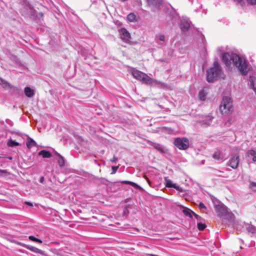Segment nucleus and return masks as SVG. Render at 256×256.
I'll list each match as a JSON object with an SVG mask.
<instances>
[{"label":"nucleus","instance_id":"obj_25","mask_svg":"<svg viewBox=\"0 0 256 256\" xmlns=\"http://www.w3.org/2000/svg\"><path fill=\"white\" fill-rule=\"evenodd\" d=\"M247 230L249 232L251 233L254 236H256V227L252 225H248Z\"/></svg>","mask_w":256,"mask_h":256},{"label":"nucleus","instance_id":"obj_10","mask_svg":"<svg viewBox=\"0 0 256 256\" xmlns=\"http://www.w3.org/2000/svg\"><path fill=\"white\" fill-rule=\"evenodd\" d=\"M119 34L120 38L124 42L126 43H129L130 42V34L126 28H121L119 30Z\"/></svg>","mask_w":256,"mask_h":256},{"label":"nucleus","instance_id":"obj_46","mask_svg":"<svg viewBox=\"0 0 256 256\" xmlns=\"http://www.w3.org/2000/svg\"><path fill=\"white\" fill-rule=\"evenodd\" d=\"M27 204H28V205H31L30 202H27Z\"/></svg>","mask_w":256,"mask_h":256},{"label":"nucleus","instance_id":"obj_7","mask_svg":"<svg viewBox=\"0 0 256 256\" xmlns=\"http://www.w3.org/2000/svg\"><path fill=\"white\" fill-rule=\"evenodd\" d=\"M36 10L30 5L26 6L24 9L22 11V15L29 17L31 18H36Z\"/></svg>","mask_w":256,"mask_h":256},{"label":"nucleus","instance_id":"obj_3","mask_svg":"<svg viewBox=\"0 0 256 256\" xmlns=\"http://www.w3.org/2000/svg\"><path fill=\"white\" fill-rule=\"evenodd\" d=\"M220 110L222 114H228L232 110V104L231 98L228 96H224L221 102Z\"/></svg>","mask_w":256,"mask_h":256},{"label":"nucleus","instance_id":"obj_30","mask_svg":"<svg viewBox=\"0 0 256 256\" xmlns=\"http://www.w3.org/2000/svg\"><path fill=\"white\" fill-rule=\"evenodd\" d=\"M28 238H29L30 240L32 241L37 242H38L40 244H42V240H41L38 239V238L34 237L33 236H28Z\"/></svg>","mask_w":256,"mask_h":256},{"label":"nucleus","instance_id":"obj_18","mask_svg":"<svg viewBox=\"0 0 256 256\" xmlns=\"http://www.w3.org/2000/svg\"><path fill=\"white\" fill-rule=\"evenodd\" d=\"M38 155L42 156L44 158H50L52 156V154L50 152L46 150H40L38 152Z\"/></svg>","mask_w":256,"mask_h":256},{"label":"nucleus","instance_id":"obj_24","mask_svg":"<svg viewBox=\"0 0 256 256\" xmlns=\"http://www.w3.org/2000/svg\"><path fill=\"white\" fill-rule=\"evenodd\" d=\"M121 184H130L131 186H132L133 187H134V188H140V186L137 184L136 183H134L132 182H131V181H128V180H122V181H120V182Z\"/></svg>","mask_w":256,"mask_h":256},{"label":"nucleus","instance_id":"obj_27","mask_svg":"<svg viewBox=\"0 0 256 256\" xmlns=\"http://www.w3.org/2000/svg\"><path fill=\"white\" fill-rule=\"evenodd\" d=\"M127 20L130 22L136 21V16L134 13H130L127 16Z\"/></svg>","mask_w":256,"mask_h":256},{"label":"nucleus","instance_id":"obj_16","mask_svg":"<svg viewBox=\"0 0 256 256\" xmlns=\"http://www.w3.org/2000/svg\"><path fill=\"white\" fill-rule=\"evenodd\" d=\"M55 154L58 156L57 160L59 166L61 168L63 167L65 164V161L64 157L57 152H56Z\"/></svg>","mask_w":256,"mask_h":256},{"label":"nucleus","instance_id":"obj_26","mask_svg":"<svg viewBox=\"0 0 256 256\" xmlns=\"http://www.w3.org/2000/svg\"><path fill=\"white\" fill-rule=\"evenodd\" d=\"M206 96V93L204 90H200L198 92V98L201 100H204Z\"/></svg>","mask_w":256,"mask_h":256},{"label":"nucleus","instance_id":"obj_33","mask_svg":"<svg viewBox=\"0 0 256 256\" xmlns=\"http://www.w3.org/2000/svg\"><path fill=\"white\" fill-rule=\"evenodd\" d=\"M250 188L253 190L256 191V182H252L250 184Z\"/></svg>","mask_w":256,"mask_h":256},{"label":"nucleus","instance_id":"obj_29","mask_svg":"<svg viewBox=\"0 0 256 256\" xmlns=\"http://www.w3.org/2000/svg\"><path fill=\"white\" fill-rule=\"evenodd\" d=\"M192 212H194L189 209L183 210V213L184 214V215L190 217V218H192Z\"/></svg>","mask_w":256,"mask_h":256},{"label":"nucleus","instance_id":"obj_31","mask_svg":"<svg viewBox=\"0 0 256 256\" xmlns=\"http://www.w3.org/2000/svg\"><path fill=\"white\" fill-rule=\"evenodd\" d=\"M165 180H166V187L172 188L173 185L174 184L172 182L171 180H170L169 179H167L166 178Z\"/></svg>","mask_w":256,"mask_h":256},{"label":"nucleus","instance_id":"obj_34","mask_svg":"<svg viewBox=\"0 0 256 256\" xmlns=\"http://www.w3.org/2000/svg\"><path fill=\"white\" fill-rule=\"evenodd\" d=\"M251 5H256V0H246Z\"/></svg>","mask_w":256,"mask_h":256},{"label":"nucleus","instance_id":"obj_1","mask_svg":"<svg viewBox=\"0 0 256 256\" xmlns=\"http://www.w3.org/2000/svg\"><path fill=\"white\" fill-rule=\"evenodd\" d=\"M222 60L226 70L231 71L236 68L242 75L247 74L248 71V62L236 54L224 52L222 56Z\"/></svg>","mask_w":256,"mask_h":256},{"label":"nucleus","instance_id":"obj_9","mask_svg":"<svg viewBox=\"0 0 256 256\" xmlns=\"http://www.w3.org/2000/svg\"><path fill=\"white\" fill-rule=\"evenodd\" d=\"M240 162V156L238 154H232L227 164L234 169L238 167Z\"/></svg>","mask_w":256,"mask_h":256},{"label":"nucleus","instance_id":"obj_44","mask_svg":"<svg viewBox=\"0 0 256 256\" xmlns=\"http://www.w3.org/2000/svg\"><path fill=\"white\" fill-rule=\"evenodd\" d=\"M38 14H39V16H40L41 17H42V16H44L43 13H42V12H40Z\"/></svg>","mask_w":256,"mask_h":256},{"label":"nucleus","instance_id":"obj_11","mask_svg":"<svg viewBox=\"0 0 256 256\" xmlns=\"http://www.w3.org/2000/svg\"><path fill=\"white\" fill-rule=\"evenodd\" d=\"M146 84L162 88H164L166 86V84L164 83L154 79L150 76H149L148 80L146 82Z\"/></svg>","mask_w":256,"mask_h":256},{"label":"nucleus","instance_id":"obj_13","mask_svg":"<svg viewBox=\"0 0 256 256\" xmlns=\"http://www.w3.org/2000/svg\"><path fill=\"white\" fill-rule=\"evenodd\" d=\"M23 246L26 249L32 252H34L38 253L42 255L46 256L44 252L42 250H40L37 248H36V247L32 246L26 245V244L23 245Z\"/></svg>","mask_w":256,"mask_h":256},{"label":"nucleus","instance_id":"obj_38","mask_svg":"<svg viewBox=\"0 0 256 256\" xmlns=\"http://www.w3.org/2000/svg\"><path fill=\"white\" fill-rule=\"evenodd\" d=\"M118 167H117V166H112V174L116 173L118 170Z\"/></svg>","mask_w":256,"mask_h":256},{"label":"nucleus","instance_id":"obj_45","mask_svg":"<svg viewBox=\"0 0 256 256\" xmlns=\"http://www.w3.org/2000/svg\"><path fill=\"white\" fill-rule=\"evenodd\" d=\"M120 0L121 2H125L126 0Z\"/></svg>","mask_w":256,"mask_h":256},{"label":"nucleus","instance_id":"obj_48","mask_svg":"<svg viewBox=\"0 0 256 256\" xmlns=\"http://www.w3.org/2000/svg\"><path fill=\"white\" fill-rule=\"evenodd\" d=\"M0 158H1V157L0 156Z\"/></svg>","mask_w":256,"mask_h":256},{"label":"nucleus","instance_id":"obj_2","mask_svg":"<svg viewBox=\"0 0 256 256\" xmlns=\"http://www.w3.org/2000/svg\"><path fill=\"white\" fill-rule=\"evenodd\" d=\"M223 75L222 67L216 60L214 62L213 66L207 70L206 80L210 82H214L219 78H224Z\"/></svg>","mask_w":256,"mask_h":256},{"label":"nucleus","instance_id":"obj_47","mask_svg":"<svg viewBox=\"0 0 256 256\" xmlns=\"http://www.w3.org/2000/svg\"><path fill=\"white\" fill-rule=\"evenodd\" d=\"M8 158L11 160L12 159V157H9Z\"/></svg>","mask_w":256,"mask_h":256},{"label":"nucleus","instance_id":"obj_39","mask_svg":"<svg viewBox=\"0 0 256 256\" xmlns=\"http://www.w3.org/2000/svg\"><path fill=\"white\" fill-rule=\"evenodd\" d=\"M118 160V158L116 156H114L113 158L110 160L112 162H116Z\"/></svg>","mask_w":256,"mask_h":256},{"label":"nucleus","instance_id":"obj_15","mask_svg":"<svg viewBox=\"0 0 256 256\" xmlns=\"http://www.w3.org/2000/svg\"><path fill=\"white\" fill-rule=\"evenodd\" d=\"M165 40V36L162 34H158L156 36L155 40L158 44L162 45Z\"/></svg>","mask_w":256,"mask_h":256},{"label":"nucleus","instance_id":"obj_36","mask_svg":"<svg viewBox=\"0 0 256 256\" xmlns=\"http://www.w3.org/2000/svg\"><path fill=\"white\" fill-rule=\"evenodd\" d=\"M198 207L200 208V209H202V208H206V206H205V205L204 204V203H202V202H200L199 204H198Z\"/></svg>","mask_w":256,"mask_h":256},{"label":"nucleus","instance_id":"obj_41","mask_svg":"<svg viewBox=\"0 0 256 256\" xmlns=\"http://www.w3.org/2000/svg\"><path fill=\"white\" fill-rule=\"evenodd\" d=\"M192 213H193L192 216H194V218H196L197 220H198L200 218V217L197 214H196V213H194V212H192Z\"/></svg>","mask_w":256,"mask_h":256},{"label":"nucleus","instance_id":"obj_35","mask_svg":"<svg viewBox=\"0 0 256 256\" xmlns=\"http://www.w3.org/2000/svg\"><path fill=\"white\" fill-rule=\"evenodd\" d=\"M6 174H7V171L6 170H0V176H2Z\"/></svg>","mask_w":256,"mask_h":256},{"label":"nucleus","instance_id":"obj_6","mask_svg":"<svg viewBox=\"0 0 256 256\" xmlns=\"http://www.w3.org/2000/svg\"><path fill=\"white\" fill-rule=\"evenodd\" d=\"M0 85L6 90H8L11 94H16L18 92V88L11 85L7 81L0 78Z\"/></svg>","mask_w":256,"mask_h":256},{"label":"nucleus","instance_id":"obj_17","mask_svg":"<svg viewBox=\"0 0 256 256\" xmlns=\"http://www.w3.org/2000/svg\"><path fill=\"white\" fill-rule=\"evenodd\" d=\"M214 158L218 160L223 161L225 159V157L224 154L219 152H216L212 155Z\"/></svg>","mask_w":256,"mask_h":256},{"label":"nucleus","instance_id":"obj_32","mask_svg":"<svg viewBox=\"0 0 256 256\" xmlns=\"http://www.w3.org/2000/svg\"><path fill=\"white\" fill-rule=\"evenodd\" d=\"M206 225L202 222H198V228L200 230H203L205 229L206 228Z\"/></svg>","mask_w":256,"mask_h":256},{"label":"nucleus","instance_id":"obj_28","mask_svg":"<svg viewBox=\"0 0 256 256\" xmlns=\"http://www.w3.org/2000/svg\"><path fill=\"white\" fill-rule=\"evenodd\" d=\"M7 145L9 147H14L19 146L20 144L10 139L7 142Z\"/></svg>","mask_w":256,"mask_h":256},{"label":"nucleus","instance_id":"obj_20","mask_svg":"<svg viewBox=\"0 0 256 256\" xmlns=\"http://www.w3.org/2000/svg\"><path fill=\"white\" fill-rule=\"evenodd\" d=\"M24 93L26 96L31 98L34 95V91L29 87H26L24 88Z\"/></svg>","mask_w":256,"mask_h":256},{"label":"nucleus","instance_id":"obj_22","mask_svg":"<svg viewBox=\"0 0 256 256\" xmlns=\"http://www.w3.org/2000/svg\"><path fill=\"white\" fill-rule=\"evenodd\" d=\"M149 5L155 6L157 7H160L161 4L160 0H146Z\"/></svg>","mask_w":256,"mask_h":256},{"label":"nucleus","instance_id":"obj_19","mask_svg":"<svg viewBox=\"0 0 256 256\" xmlns=\"http://www.w3.org/2000/svg\"><path fill=\"white\" fill-rule=\"evenodd\" d=\"M152 146L154 148H155L156 150L161 153H164V147L159 144L152 143Z\"/></svg>","mask_w":256,"mask_h":256},{"label":"nucleus","instance_id":"obj_23","mask_svg":"<svg viewBox=\"0 0 256 256\" xmlns=\"http://www.w3.org/2000/svg\"><path fill=\"white\" fill-rule=\"evenodd\" d=\"M248 81L250 83V87L256 92V88L254 86L255 78L254 76H250Z\"/></svg>","mask_w":256,"mask_h":256},{"label":"nucleus","instance_id":"obj_43","mask_svg":"<svg viewBox=\"0 0 256 256\" xmlns=\"http://www.w3.org/2000/svg\"><path fill=\"white\" fill-rule=\"evenodd\" d=\"M44 178L43 176L41 177L40 180V183H42L44 182Z\"/></svg>","mask_w":256,"mask_h":256},{"label":"nucleus","instance_id":"obj_14","mask_svg":"<svg viewBox=\"0 0 256 256\" xmlns=\"http://www.w3.org/2000/svg\"><path fill=\"white\" fill-rule=\"evenodd\" d=\"M247 156L252 159V162H256V152L253 150H248L246 152Z\"/></svg>","mask_w":256,"mask_h":256},{"label":"nucleus","instance_id":"obj_4","mask_svg":"<svg viewBox=\"0 0 256 256\" xmlns=\"http://www.w3.org/2000/svg\"><path fill=\"white\" fill-rule=\"evenodd\" d=\"M130 72L134 78L141 81L142 83L146 84V82L148 80V76L134 68L132 69Z\"/></svg>","mask_w":256,"mask_h":256},{"label":"nucleus","instance_id":"obj_5","mask_svg":"<svg viewBox=\"0 0 256 256\" xmlns=\"http://www.w3.org/2000/svg\"><path fill=\"white\" fill-rule=\"evenodd\" d=\"M174 144L180 150H185L189 147V140L186 138H177Z\"/></svg>","mask_w":256,"mask_h":256},{"label":"nucleus","instance_id":"obj_37","mask_svg":"<svg viewBox=\"0 0 256 256\" xmlns=\"http://www.w3.org/2000/svg\"><path fill=\"white\" fill-rule=\"evenodd\" d=\"M172 188H175L176 190H180V187L179 186H178V184H174L173 185V186H172Z\"/></svg>","mask_w":256,"mask_h":256},{"label":"nucleus","instance_id":"obj_21","mask_svg":"<svg viewBox=\"0 0 256 256\" xmlns=\"http://www.w3.org/2000/svg\"><path fill=\"white\" fill-rule=\"evenodd\" d=\"M26 144L28 148H30L32 146H36V143L32 138H28Z\"/></svg>","mask_w":256,"mask_h":256},{"label":"nucleus","instance_id":"obj_40","mask_svg":"<svg viewBox=\"0 0 256 256\" xmlns=\"http://www.w3.org/2000/svg\"><path fill=\"white\" fill-rule=\"evenodd\" d=\"M234 2H236L238 4H241L242 6L244 4L243 0H233Z\"/></svg>","mask_w":256,"mask_h":256},{"label":"nucleus","instance_id":"obj_42","mask_svg":"<svg viewBox=\"0 0 256 256\" xmlns=\"http://www.w3.org/2000/svg\"><path fill=\"white\" fill-rule=\"evenodd\" d=\"M81 54L86 58V55L85 54V50L81 51Z\"/></svg>","mask_w":256,"mask_h":256},{"label":"nucleus","instance_id":"obj_12","mask_svg":"<svg viewBox=\"0 0 256 256\" xmlns=\"http://www.w3.org/2000/svg\"><path fill=\"white\" fill-rule=\"evenodd\" d=\"M180 28L182 32H186L190 27V24L188 20H182L180 24Z\"/></svg>","mask_w":256,"mask_h":256},{"label":"nucleus","instance_id":"obj_8","mask_svg":"<svg viewBox=\"0 0 256 256\" xmlns=\"http://www.w3.org/2000/svg\"><path fill=\"white\" fill-rule=\"evenodd\" d=\"M216 212L221 218H224L228 214L227 208L223 204H219L215 206Z\"/></svg>","mask_w":256,"mask_h":256}]
</instances>
